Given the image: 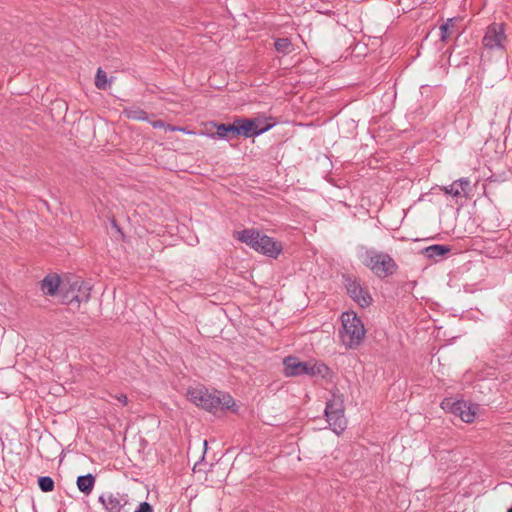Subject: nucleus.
<instances>
[{
  "label": "nucleus",
  "instance_id": "1",
  "mask_svg": "<svg viewBox=\"0 0 512 512\" xmlns=\"http://www.w3.org/2000/svg\"><path fill=\"white\" fill-rule=\"evenodd\" d=\"M189 400L196 406L213 414L222 413L233 409L236 404L233 397L218 390L209 391L206 388H195L188 391Z\"/></svg>",
  "mask_w": 512,
  "mask_h": 512
},
{
  "label": "nucleus",
  "instance_id": "2",
  "mask_svg": "<svg viewBox=\"0 0 512 512\" xmlns=\"http://www.w3.org/2000/svg\"><path fill=\"white\" fill-rule=\"evenodd\" d=\"M358 249L362 264L379 279L392 276L399 268L396 261L386 252L366 248L363 245Z\"/></svg>",
  "mask_w": 512,
  "mask_h": 512
},
{
  "label": "nucleus",
  "instance_id": "3",
  "mask_svg": "<svg viewBox=\"0 0 512 512\" xmlns=\"http://www.w3.org/2000/svg\"><path fill=\"white\" fill-rule=\"evenodd\" d=\"M233 237L238 241L245 243L254 251L274 259L279 256L283 249L281 243L254 228L234 231Z\"/></svg>",
  "mask_w": 512,
  "mask_h": 512
},
{
  "label": "nucleus",
  "instance_id": "4",
  "mask_svg": "<svg viewBox=\"0 0 512 512\" xmlns=\"http://www.w3.org/2000/svg\"><path fill=\"white\" fill-rule=\"evenodd\" d=\"M341 321L343 329L339 331V336L342 343L349 349H357L366 334L362 320L355 312L346 311L342 313Z\"/></svg>",
  "mask_w": 512,
  "mask_h": 512
},
{
  "label": "nucleus",
  "instance_id": "5",
  "mask_svg": "<svg viewBox=\"0 0 512 512\" xmlns=\"http://www.w3.org/2000/svg\"><path fill=\"white\" fill-rule=\"evenodd\" d=\"M283 373L286 377H297L302 375L326 377L330 371L329 367L316 360L301 361L296 356H286L283 359Z\"/></svg>",
  "mask_w": 512,
  "mask_h": 512
},
{
  "label": "nucleus",
  "instance_id": "6",
  "mask_svg": "<svg viewBox=\"0 0 512 512\" xmlns=\"http://www.w3.org/2000/svg\"><path fill=\"white\" fill-rule=\"evenodd\" d=\"M342 279L347 294L354 302L362 308L372 304V296L368 288L361 284L360 278L352 274H343Z\"/></svg>",
  "mask_w": 512,
  "mask_h": 512
},
{
  "label": "nucleus",
  "instance_id": "7",
  "mask_svg": "<svg viewBox=\"0 0 512 512\" xmlns=\"http://www.w3.org/2000/svg\"><path fill=\"white\" fill-rule=\"evenodd\" d=\"M98 500L107 512H132L134 506V500L126 493L106 492Z\"/></svg>",
  "mask_w": 512,
  "mask_h": 512
},
{
  "label": "nucleus",
  "instance_id": "8",
  "mask_svg": "<svg viewBox=\"0 0 512 512\" xmlns=\"http://www.w3.org/2000/svg\"><path fill=\"white\" fill-rule=\"evenodd\" d=\"M507 36L505 34V25L503 23H492L485 31L482 43L489 50H502L505 48Z\"/></svg>",
  "mask_w": 512,
  "mask_h": 512
},
{
  "label": "nucleus",
  "instance_id": "9",
  "mask_svg": "<svg viewBox=\"0 0 512 512\" xmlns=\"http://www.w3.org/2000/svg\"><path fill=\"white\" fill-rule=\"evenodd\" d=\"M256 123L257 121L252 120V118L235 117L238 136L245 138L259 136L273 127V124H265L263 128H258Z\"/></svg>",
  "mask_w": 512,
  "mask_h": 512
},
{
  "label": "nucleus",
  "instance_id": "10",
  "mask_svg": "<svg viewBox=\"0 0 512 512\" xmlns=\"http://www.w3.org/2000/svg\"><path fill=\"white\" fill-rule=\"evenodd\" d=\"M209 125L212 127V129H209L208 126H206V135L213 139H223L229 141L238 136L235 119L233 120V123L210 122Z\"/></svg>",
  "mask_w": 512,
  "mask_h": 512
},
{
  "label": "nucleus",
  "instance_id": "11",
  "mask_svg": "<svg viewBox=\"0 0 512 512\" xmlns=\"http://www.w3.org/2000/svg\"><path fill=\"white\" fill-rule=\"evenodd\" d=\"M445 194L457 198L460 196L466 197L471 190L470 181L468 178H460L454 181L449 186H442L440 188Z\"/></svg>",
  "mask_w": 512,
  "mask_h": 512
},
{
  "label": "nucleus",
  "instance_id": "12",
  "mask_svg": "<svg viewBox=\"0 0 512 512\" xmlns=\"http://www.w3.org/2000/svg\"><path fill=\"white\" fill-rule=\"evenodd\" d=\"M325 417L330 428L337 435L341 434L346 429L347 420L344 416V409L325 414Z\"/></svg>",
  "mask_w": 512,
  "mask_h": 512
},
{
  "label": "nucleus",
  "instance_id": "13",
  "mask_svg": "<svg viewBox=\"0 0 512 512\" xmlns=\"http://www.w3.org/2000/svg\"><path fill=\"white\" fill-rule=\"evenodd\" d=\"M61 280L57 274H48L40 282V289L45 295L55 296L60 292Z\"/></svg>",
  "mask_w": 512,
  "mask_h": 512
},
{
  "label": "nucleus",
  "instance_id": "14",
  "mask_svg": "<svg viewBox=\"0 0 512 512\" xmlns=\"http://www.w3.org/2000/svg\"><path fill=\"white\" fill-rule=\"evenodd\" d=\"M453 415L459 417L463 422L472 423L475 419V410L464 400H456Z\"/></svg>",
  "mask_w": 512,
  "mask_h": 512
},
{
  "label": "nucleus",
  "instance_id": "15",
  "mask_svg": "<svg viewBox=\"0 0 512 512\" xmlns=\"http://www.w3.org/2000/svg\"><path fill=\"white\" fill-rule=\"evenodd\" d=\"M422 254L428 259L440 260L451 252V247L448 245L434 244L422 249Z\"/></svg>",
  "mask_w": 512,
  "mask_h": 512
},
{
  "label": "nucleus",
  "instance_id": "16",
  "mask_svg": "<svg viewBox=\"0 0 512 512\" xmlns=\"http://www.w3.org/2000/svg\"><path fill=\"white\" fill-rule=\"evenodd\" d=\"M457 18H448L443 24L440 25V41L447 42L451 35L458 32Z\"/></svg>",
  "mask_w": 512,
  "mask_h": 512
},
{
  "label": "nucleus",
  "instance_id": "17",
  "mask_svg": "<svg viewBox=\"0 0 512 512\" xmlns=\"http://www.w3.org/2000/svg\"><path fill=\"white\" fill-rule=\"evenodd\" d=\"M71 285L76 286L75 294L77 296L76 303L78 305L82 302H87L90 299L91 287L87 283H85L79 279H76L71 283Z\"/></svg>",
  "mask_w": 512,
  "mask_h": 512
},
{
  "label": "nucleus",
  "instance_id": "18",
  "mask_svg": "<svg viewBox=\"0 0 512 512\" xmlns=\"http://www.w3.org/2000/svg\"><path fill=\"white\" fill-rule=\"evenodd\" d=\"M76 484H77L78 489L82 493L89 495L92 492L94 485H95V476H93L90 473L86 474V475L78 476L77 480H76Z\"/></svg>",
  "mask_w": 512,
  "mask_h": 512
},
{
  "label": "nucleus",
  "instance_id": "19",
  "mask_svg": "<svg viewBox=\"0 0 512 512\" xmlns=\"http://www.w3.org/2000/svg\"><path fill=\"white\" fill-rule=\"evenodd\" d=\"M344 409L343 396L333 393L332 399L328 400L325 407V414Z\"/></svg>",
  "mask_w": 512,
  "mask_h": 512
},
{
  "label": "nucleus",
  "instance_id": "20",
  "mask_svg": "<svg viewBox=\"0 0 512 512\" xmlns=\"http://www.w3.org/2000/svg\"><path fill=\"white\" fill-rule=\"evenodd\" d=\"M75 285L69 284V288L65 287V284H62L60 288L59 294L61 295V300L63 304H72L76 303V294H75Z\"/></svg>",
  "mask_w": 512,
  "mask_h": 512
},
{
  "label": "nucleus",
  "instance_id": "21",
  "mask_svg": "<svg viewBox=\"0 0 512 512\" xmlns=\"http://www.w3.org/2000/svg\"><path fill=\"white\" fill-rule=\"evenodd\" d=\"M274 47L278 53H282L284 55H287L294 50L293 44L289 38L276 39L275 43H274Z\"/></svg>",
  "mask_w": 512,
  "mask_h": 512
},
{
  "label": "nucleus",
  "instance_id": "22",
  "mask_svg": "<svg viewBox=\"0 0 512 512\" xmlns=\"http://www.w3.org/2000/svg\"><path fill=\"white\" fill-rule=\"evenodd\" d=\"M127 118L137 121H148L147 113L138 107H130L124 110Z\"/></svg>",
  "mask_w": 512,
  "mask_h": 512
},
{
  "label": "nucleus",
  "instance_id": "23",
  "mask_svg": "<svg viewBox=\"0 0 512 512\" xmlns=\"http://www.w3.org/2000/svg\"><path fill=\"white\" fill-rule=\"evenodd\" d=\"M37 482L42 492H52L55 488L54 480L50 476H40Z\"/></svg>",
  "mask_w": 512,
  "mask_h": 512
},
{
  "label": "nucleus",
  "instance_id": "24",
  "mask_svg": "<svg viewBox=\"0 0 512 512\" xmlns=\"http://www.w3.org/2000/svg\"><path fill=\"white\" fill-rule=\"evenodd\" d=\"M95 86L98 89H106L107 86V74L101 68H98L95 76Z\"/></svg>",
  "mask_w": 512,
  "mask_h": 512
},
{
  "label": "nucleus",
  "instance_id": "25",
  "mask_svg": "<svg viewBox=\"0 0 512 512\" xmlns=\"http://www.w3.org/2000/svg\"><path fill=\"white\" fill-rule=\"evenodd\" d=\"M455 407V401L452 398H445L441 402V408L449 413H453Z\"/></svg>",
  "mask_w": 512,
  "mask_h": 512
},
{
  "label": "nucleus",
  "instance_id": "26",
  "mask_svg": "<svg viewBox=\"0 0 512 512\" xmlns=\"http://www.w3.org/2000/svg\"><path fill=\"white\" fill-rule=\"evenodd\" d=\"M132 512H153V507L149 502L143 501L137 507H133Z\"/></svg>",
  "mask_w": 512,
  "mask_h": 512
},
{
  "label": "nucleus",
  "instance_id": "27",
  "mask_svg": "<svg viewBox=\"0 0 512 512\" xmlns=\"http://www.w3.org/2000/svg\"><path fill=\"white\" fill-rule=\"evenodd\" d=\"M252 120L257 121L256 124L258 128H263L265 124H273V126L275 125L273 122H268V118L265 117H255L252 118Z\"/></svg>",
  "mask_w": 512,
  "mask_h": 512
},
{
  "label": "nucleus",
  "instance_id": "28",
  "mask_svg": "<svg viewBox=\"0 0 512 512\" xmlns=\"http://www.w3.org/2000/svg\"><path fill=\"white\" fill-rule=\"evenodd\" d=\"M117 400L123 405H127L128 403V398H127V395L125 394H120L118 396H116Z\"/></svg>",
  "mask_w": 512,
  "mask_h": 512
},
{
  "label": "nucleus",
  "instance_id": "29",
  "mask_svg": "<svg viewBox=\"0 0 512 512\" xmlns=\"http://www.w3.org/2000/svg\"><path fill=\"white\" fill-rule=\"evenodd\" d=\"M153 128H163L165 126V123L163 120H155L151 123Z\"/></svg>",
  "mask_w": 512,
  "mask_h": 512
},
{
  "label": "nucleus",
  "instance_id": "30",
  "mask_svg": "<svg viewBox=\"0 0 512 512\" xmlns=\"http://www.w3.org/2000/svg\"><path fill=\"white\" fill-rule=\"evenodd\" d=\"M416 285H417V281H410L406 284V287L409 289H413V288H415Z\"/></svg>",
  "mask_w": 512,
  "mask_h": 512
},
{
  "label": "nucleus",
  "instance_id": "31",
  "mask_svg": "<svg viewBox=\"0 0 512 512\" xmlns=\"http://www.w3.org/2000/svg\"><path fill=\"white\" fill-rule=\"evenodd\" d=\"M176 129H177L176 127L169 126V130H171V131H175Z\"/></svg>",
  "mask_w": 512,
  "mask_h": 512
}]
</instances>
